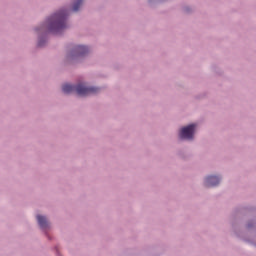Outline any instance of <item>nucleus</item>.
<instances>
[{"instance_id": "obj_1", "label": "nucleus", "mask_w": 256, "mask_h": 256, "mask_svg": "<svg viewBox=\"0 0 256 256\" xmlns=\"http://www.w3.org/2000/svg\"><path fill=\"white\" fill-rule=\"evenodd\" d=\"M67 15V10H60L48 18L49 30L52 33H61L63 29H67Z\"/></svg>"}, {"instance_id": "obj_2", "label": "nucleus", "mask_w": 256, "mask_h": 256, "mask_svg": "<svg viewBox=\"0 0 256 256\" xmlns=\"http://www.w3.org/2000/svg\"><path fill=\"white\" fill-rule=\"evenodd\" d=\"M63 93L69 94L76 91L77 95L80 97H87V95H94V93H98L99 88L95 87H87L85 84H78L77 86H73L70 84H64L62 86Z\"/></svg>"}, {"instance_id": "obj_3", "label": "nucleus", "mask_w": 256, "mask_h": 256, "mask_svg": "<svg viewBox=\"0 0 256 256\" xmlns=\"http://www.w3.org/2000/svg\"><path fill=\"white\" fill-rule=\"evenodd\" d=\"M195 124H190L180 130L179 137L180 139H193V135H195Z\"/></svg>"}, {"instance_id": "obj_4", "label": "nucleus", "mask_w": 256, "mask_h": 256, "mask_svg": "<svg viewBox=\"0 0 256 256\" xmlns=\"http://www.w3.org/2000/svg\"><path fill=\"white\" fill-rule=\"evenodd\" d=\"M220 179L217 176H208L206 178L205 186L206 187H217V184L220 183Z\"/></svg>"}, {"instance_id": "obj_5", "label": "nucleus", "mask_w": 256, "mask_h": 256, "mask_svg": "<svg viewBox=\"0 0 256 256\" xmlns=\"http://www.w3.org/2000/svg\"><path fill=\"white\" fill-rule=\"evenodd\" d=\"M89 53V48L86 46H76L74 50L75 57H83V55H87Z\"/></svg>"}, {"instance_id": "obj_6", "label": "nucleus", "mask_w": 256, "mask_h": 256, "mask_svg": "<svg viewBox=\"0 0 256 256\" xmlns=\"http://www.w3.org/2000/svg\"><path fill=\"white\" fill-rule=\"evenodd\" d=\"M38 225H40L41 229H47L49 227V222H47V218L42 215L37 216Z\"/></svg>"}, {"instance_id": "obj_7", "label": "nucleus", "mask_w": 256, "mask_h": 256, "mask_svg": "<svg viewBox=\"0 0 256 256\" xmlns=\"http://www.w3.org/2000/svg\"><path fill=\"white\" fill-rule=\"evenodd\" d=\"M81 5H83V0H77L76 2H74L72 11L74 12L79 11V8L81 7Z\"/></svg>"}, {"instance_id": "obj_8", "label": "nucleus", "mask_w": 256, "mask_h": 256, "mask_svg": "<svg viewBox=\"0 0 256 256\" xmlns=\"http://www.w3.org/2000/svg\"><path fill=\"white\" fill-rule=\"evenodd\" d=\"M38 46L43 47V43L41 41H39Z\"/></svg>"}]
</instances>
